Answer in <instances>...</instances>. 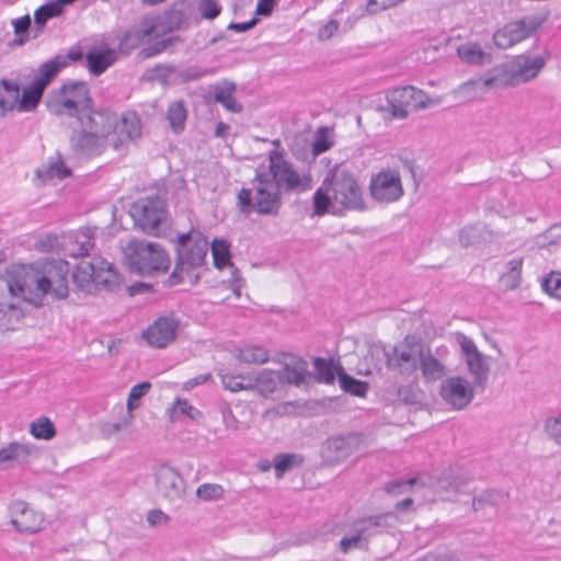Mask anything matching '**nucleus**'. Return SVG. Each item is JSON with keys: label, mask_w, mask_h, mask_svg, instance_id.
I'll return each mask as SVG.
<instances>
[{"label": "nucleus", "mask_w": 561, "mask_h": 561, "mask_svg": "<svg viewBox=\"0 0 561 561\" xmlns=\"http://www.w3.org/2000/svg\"><path fill=\"white\" fill-rule=\"evenodd\" d=\"M397 400L407 405H416L421 403L422 392L416 385H403L397 388Z\"/></svg>", "instance_id": "50"}, {"label": "nucleus", "mask_w": 561, "mask_h": 561, "mask_svg": "<svg viewBox=\"0 0 561 561\" xmlns=\"http://www.w3.org/2000/svg\"><path fill=\"white\" fill-rule=\"evenodd\" d=\"M150 389L151 383L149 381H142L131 387L127 399V410L129 412L136 410L140 405L141 398L146 396Z\"/></svg>", "instance_id": "52"}, {"label": "nucleus", "mask_w": 561, "mask_h": 561, "mask_svg": "<svg viewBox=\"0 0 561 561\" xmlns=\"http://www.w3.org/2000/svg\"><path fill=\"white\" fill-rule=\"evenodd\" d=\"M69 264L60 259H44L30 264H13L7 270L12 297L41 307L47 295L61 300L69 295Z\"/></svg>", "instance_id": "2"}, {"label": "nucleus", "mask_w": 561, "mask_h": 561, "mask_svg": "<svg viewBox=\"0 0 561 561\" xmlns=\"http://www.w3.org/2000/svg\"><path fill=\"white\" fill-rule=\"evenodd\" d=\"M268 168L256 171L252 190L241 188L237 195L239 210L249 215L256 211L263 216H277L282 207V193H301L311 188V176H301L288 162L283 152L272 150Z\"/></svg>", "instance_id": "1"}, {"label": "nucleus", "mask_w": 561, "mask_h": 561, "mask_svg": "<svg viewBox=\"0 0 561 561\" xmlns=\"http://www.w3.org/2000/svg\"><path fill=\"white\" fill-rule=\"evenodd\" d=\"M186 118L187 110L182 100L170 103L167 110V119L174 134L179 135L185 129Z\"/></svg>", "instance_id": "39"}, {"label": "nucleus", "mask_w": 561, "mask_h": 561, "mask_svg": "<svg viewBox=\"0 0 561 561\" xmlns=\"http://www.w3.org/2000/svg\"><path fill=\"white\" fill-rule=\"evenodd\" d=\"M83 57L81 46H72L66 55L58 54L39 65L34 73L33 81L44 90L51 83L58 73L69 65L80 61Z\"/></svg>", "instance_id": "14"}, {"label": "nucleus", "mask_w": 561, "mask_h": 561, "mask_svg": "<svg viewBox=\"0 0 561 561\" xmlns=\"http://www.w3.org/2000/svg\"><path fill=\"white\" fill-rule=\"evenodd\" d=\"M339 383L343 391L360 398L365 397L369 389L368 382L347 375L345 370L339 374Z\"/></svg>", "instance_id": "43"}, {"label": "nucleus", "mask_w": 561, "mask_h": 561, "mask_svg": "<svg viewBox=\"0 0 561 561\" xmlns=\"http://www.w3.org/2000/svg\"><path fill=\"white\" fill-rule=\"evenodd\" d=\"M543 66L545 59L540 56L530 58L519 55L508 62L492 68L483 79V84L486 88L518 85L536 78Z\"/></svg>", "instance_id": "5"}, {"label": "nucleus", "mask_w": 561, "mask_h": 561, "mask_svg": "<svg viewBox=\"0 0 561 561\" xmlns=\"http://www.w3.org/2000/svg\"><path fill=\"white\" fill-rule=\"evenodd\" d=\"M175 72V66L171 64H158L154 67L147 69L144 78L148 81H156L162 85H168L169 78Z\"/></svg>", "instance_id": "49"}, {"label": "nucleus", "mask_w": 561, "mask_h": 561, "mask_svg": "<svg viewBox=\"0 0 561 561\" xmlns=\"http://www.w3.org/2000/svg\"><path fill=\"white\" fill-rule=\"evenodd\" d=\"M178 329L179 320L173 317H160L144 331L142 337L150 346L162 348L175 340Z\"/></svg>", "instance_id": "20"}, {"label": "nucleus", "mask_w": 561, "mask_h": 561, "mask_svg": "<svg viewBox=\"0 0 561 561\" xmlns=\"http://www.w3.org/2000/svg\"><path fill=\"white\" fill-rule=\"evenodd\" d=\"M78 121L81 126L108 142V137L117 127L118 115L108 108L92 110L91 107L79 116Z\"/></svg>", "instance_id": "18"}, {"label": "nucleus", "mask_w": 561, "mask_h": 561, "mask_svg": "<svg viewBox=\"0 0 561 561\" xmlns=\"http://www.w3.org/2000/svg\"><path fill=\"white\" fill-rule=\"evenodd\" d=\"M36 178L43 183L53 179H66L71 175V170L65 164L64 159L59 152L54 157H49L47 162L35 171Z\"/></svg>", "instance_id": "25"}, {"label": "nucleus", "mask_w": 561, "mask_h": 561, "mask_svg": "<svg viewBox=\"0 0 561 561\" xmlns=\"http://www.w3.org/2000/svg\"><path fill=\"white\" fill-rule=\"evenodd\" d=\"M300 461L301 459H299V457L294 454L277 455L274 459V468L276 471V476L278 478L282 477L286 471L290 470Z\"/></svg>", "instance_id": "57"}, {"label": "nucleus", "mask_w": 561, "mask_h": 561, "mask_svg": "<svg viewBox=\"0 0 561 561\" xmlns=\"http://www.w3.org/2000/svg\"><path fill=\"white\" fill-rule=\"evenodd\" d=\"M136 28V31L144 37V39H148L156 35L157 37L159 35V27H158V21L156 15H146L144 16L138 25L133 26Z\"/></svg>", "instance_id": "54"}, {"label": "nucleus", "mask_w": 561, "mask_h": 561, "mask_svg": "<svg viewBox=\"0 0 561 561\" xmlns=\"http://www.w3.org/2000/svg\"><path fill=\"white\" fill-rule=\"evenodd\" d=\"M176 256L174 270L168 278L170 286L184 282L185 277L193 278L196 283L199 274L194 271L205 264L208 252V241L199 232L182 233L176 239Z\"/></svg>", "instance_id": "3"}, {"label": "nucleus", "mask_w": 561, "mask_h": 561, "mask_svg": "<svg viewBox=\"0 0 561 561\" xmlns=\"http://www.w3.org/2000/svg\"><path fill=\"white\" fill-rule=\"evenodd\" d=\"M146 39L136 31V28L131 27L128 30L121 39V48L122 49H134L141 45Z\"/></svg>", "instance_id": "62"}, {"label": "nucleus", "mask_w": 561, "mask_h": 561, "mask_svg": "<svg viewBox=\"0 0 561 561\" xmlns=\"http://www.w3.org/2000/svg\"><path fill=\"white\" fill-rule=\"evenodd\" d=\"M387 110L392 118H407L411 111L427 106V94L412 85L396 88L386 94Z\"/></svg>", "instance_id": "9"}, {"label": "nucleus", "mask_w": 561, "mask_h": 561, "mask_svg": "<svg viewBox=\"0 0 561 561\" xmlns=\"http://www.w3.org/2000/svg\"><path fill=\"white\" fill-rule=\"evenodd\" d=\"M313 215L323 216L329 211L330 206L334 203L332 198V190L324 178L320 187L313 194Z\"/></svg>", "instance_id": "41"}, {"label": "nucleus", "mask_w": 561, "mask_h": 561, "mask_svg": "<svg viewBox=\"0 0 561 561\" xmlns=\"http://www.w3.org/2000/svg\"><path fill=\"white\" fill-rule=\"evenodd\" d=\"M89 71L94 76L103 73L114 61L112 49L89 51L85 56Z\"/></svg>", "instance_id": "37"}, {"label": "nucleus", "mask_w": 561, "mask_h": 561, "mask_svg": "<svg viewBox=\"0 0 561 561\" xmlns=\"http://www.w3.org/2000/svg\"><path fill=\"white\" fill-rule=\"evenodd\" d=\"M363 537L358 530L353 526V534L344 536L340 541V549L346 553L353 548H360L363 543Z\"/></svg>", "instance_id": "63"}, {"label": "nucleus", "mask_w": 561, "mask_h": 561, "mask_svg": "<svg viewBox=\"0 0 561 561\" xmlns=\"http://www.w3.org/2000/svg\"><path fill=\"white\" fill-rule=\"evenodd\" d=\"M224 488L220 484L203 483L196 490V496L203 501H216L224 496Z\"/></svg>", "instance_id": "56"}, {"label": "nucleus", "mask_w": 561, "mask_h": 561, "mask_svg": "<svg viewBox=\"0 0 561 561\" xmlns=\"http://www.w3.org/2000/svg\"><path fill=\"white\" fill-rule=\"evenodd\" d=\"M153 477L159 496L169 503L182 500L185 494V482L176 469L161 465L154 469Z\"/></svg>", "instance_id": "13"}, {"label": "nucleus", "mask_w": 561, "mask_h": 561, "mask_svg": "<svg viewBox=\"0 0 561 561\" xmlns=\"http://www.w3.org/2000/svg\"><path fill=\"white\" fill-rule=\"evenodd\" d=\"M243 375L234 376L230 374H221V383L225 389L231 392H238L240 390L252 389V383L243 379Z\"/></svg>", "instance_id": "53"}, {"label": "nucleus", "mask_w": 561, "mask_h": 561, "mask_svg": "<svg viewBox=\"0 0 561 561\" xmlns=\"http://www.w3.org/2000/svg\"><path fill=\"white\" fill-rule=\"evenodd\" d=\"M34 454H36L34 446L13 442L0 449V463H7L4 468L22 466L28 462Z\"/></svg>", "instance_id": "24"}, {"label": "nucleus", "mask_w": 561, "mask_h": 561, "mask_svg": "<svg viewBox=\"0 0 561 561\" xmlns=\"http://www.w3.org/2000/svg\"><path fill=\"white\" fill-rule=\"evenodd\" d=\"M11 524L19 533L35 534L43 528L44 516L31 508L24 501H13L10 505Z\"/></svg>", "instance_id": "19"}, {"label": "nucleus", "mask_w": 561, "mask_h": 561, "mask_svg": "<svg viewBox=\"0 0 561 561\" xmlns=\"http://www.w3.org/2000/svg\"><path fill=\"white\" fill-rule=\"evenodd\" d=\"M31 24L32 21L28 14L12 21L14 33L20 37L19 39H15V43H19L20 45L24 44V42L28 38L27 33Z\"/></svg>", "instance_id": "59"}, {"label": "nucleus", "mask_w": 561, "mask_h": 561, "mask_svg": "<svg viewBox=\"0 0 561 561\" xmlns=\"http://www.w3.org/2000/svg\"><path fill=\"white\" fill-rule=\"evenodd\" d=\"M96 271H95V283L96 287L114 291L121 286V275L114 270L113 264L106 262L102 257H96Z\"/></svg>", "instance_id": "29"}, {"label": "nucleus", "mask_w": 561, "mask_h": 561, "mask_svg": "<svg viewBox=\"0 0 561 561\" xmlns=\"http://www.w3.org/2000/svg\"><path fill=\"white\" fill-rule=\"evenodd\" d=\"M181 42H182V38L178 35L157 41L156 43H153L147 47H144L138 53V57L140 59H148V58L154 57L165 50H169L175 44L181 43Z\"/></svg>", "instance_id": "46"}, {"label": "nucleus", "mask_w": 561, "mask_h": 561, "mask_svg": "<svg viewBox=\"0 0 561 561\" xmlns=\"http://www.w3.org/2000/svg\"><path fill=\"white\" fill-rule=\"evenodd\" d=\"M357 442L355 436H336L328 439V448L335 453L336 458H346L353 451V445Z\"/></svg>", "instance_id": "47"}, {"label": "nucleus", "mask_w": 561, "mask_h": 561, "mask_svg": "<svg viewBox=\"0 0 561 561\" xmlns=\"http://www.w3.org/2000/svg\"><path fill=\"white\" fill-rule=\"evenodd\" d=\"M421 351V346L411 345L405 340L392 347L391 351L382 347L378 352H381L385 356L386 365L389 369L398 370L402 375H411L417 369Z\"/></svg>", "instance_id": "15"}, {"label": "nucleus", "mask_w": 561, "mask_h": 561, "mask_svg": "<svg viewBox=\"0 0 561 561\" xmlns=\"http://www.w3.org/2000/svg\"><path fill=\"white\" fill-rule=\"evenodd\" d=\"M236 83L224 80L214 85V101L220 103L227 111L231 113H241L243 106L234 98Z\"/></svg>", "instance_id": "27"}, {"label": "nucleus", "mask_w": 561, "mask_h": 561, "mask_svg": "<svg viewBox=\"0 0 561 561\" xmlns=\"http://www.w3.org/2000/svg\"><path fill=\"white\" fill-rule=\"evenodd\" d=\"M252 383V388H257L261 393H273L277 388L278 373L270 369H263L256 374H249L242 377Z\"/></svg>", "instance_id": "34"}, {"label": "nucleus", "mask_w": 561, "mask_h": 561, "mask_svg": "<svg viewBox=\"0 0 561 561\" xmlns=\"http://www.w3.org/2000/svg\"><path fill=\"white\" fill-rule=\"evenodd\" d=\"M419 364L423 377L428 381H436L447 374V368L444 362L437 358L431 350L419 354Z\"/></svg>", "instance_id": "26"}, {"label": "nucleus", "mask_w": 561, "mask_h": 561, "mask_svg": "<svg viewBox=\"0 0 561 561\" xmlns=\"http://www.w3.org/2000/svg\"><path fill=\"white\" fill-rule=\"evenodd\" d=\"M156 18L159 35L161 36L185 28L188 26L190 5L184 1L174 2L168 10L157 14Z\"/></svg>", "instance_id": "21"}, {"label": "nucleus", "mask_w": 561, "mask_h": 561, "mask_svg": "<svg viewBox=\"0 0 561 561\" xmlns=\"http://www.w3.org/2000/svg\"><path fill=\"white\" fill-rule=\"evenodd\" d=\"M129 213L135 226L148 236L161 237L171 226L167 201L158 195L139 198Z\"/></svg>", "instance_id": "7"}, {"label": "nucleus", "mask_w": 561, "mask_h": 561, "mask_svg": "<svg viewBox=\"0 0 561 561\" xmlns=\"http://www.w3.org/2000/svg\"><path fill=\"white\" fill-rule=\"evenodd\" d=\"M458 57L468 65L482 66L490 64L492 56L481 49L478 43H466L457 48Z\"/></svg>", "instance_id": "32"}, {"label": "nucleus", "mask_w": 561, "mask_h": 561, "mask_svg": "<svg viewBox=\"0 0 561 561\" xmlns=\"http://www.w3.org/2000/svg\"><path fill=\"white\" fill-rule=\"evenodd\" d=\"M198 9L202 18L206 20L216 19L221 11V7L215 0H202Z\"/></svg>", "instance_id": "64"}, {"label": "nucleus", "mask_w": 561, "mask_h": 561, "mask_svg": "<svg viewBox=\"0 0 561 561\" xmlns=\"http://www.w3.org/2000/svg\"><path fill=\"white\" fill-rule=\"evenodd\" d=\"M124 263L131 273L154 276L165 273L171 264L163 247L147 240L131 239L123 249Z\"/></svg>", "instance_id": "4"}, {"label": "nucleus", "mask_w": 561, "mask_h": 561, "mask_svg": "<svg viewBox=\"0 0 561 561\" xmlns=\"http://www.w3.org/2000/svg\"><path fill=\"white\" fill-rule=\"evenodd\" d=\"M542 23L543 19L536 15H526L508 22L493 34L494 45L501 49H507L530 37Z\"/></svg>", "instance_id": "10"}, {"label": "nucleus", "mask_w": 561, "mask_h": 561, "mask_svg": "<svg viewBox=\"0 0 561 561\" xmlns=\"http://www.w3.org/2000/svg\"><path fill=\"white\" fill-rule=\"evenodd\" d=\"M542 289L556 298L561 299V273L550 272L541 283Z\"/></svg>", "instance_id": "58"}, {"label": "nucleus", "mask_w": 561, "mask_h": 561, "mask_svg": "<svg viewBox=\"0 0 561 561\" xmlns=\"http://www.w3.org/2000/svg\"><path fill=\"white\" fill-rule=\"evenodd\" d=\"M548 436L558 445H561V414L548 417L545 422Z\"/></svg>", "instance_id": "61"}, {"label": "nucleus", "mask_w": 561, "mask_h": 561, "mask_svg": "<svg viewBox=\"0 0 561 561\" xmlns=\"http://www.w3.org/2000/svg\"><path fill=\"white\" fill-rule=\"evenodd\" d=\"M507 494L497 490L483 491L472 500L474 511L483 510L486 505H499L505 502Z\"/></svg>", "instance_id": "48"}, {"label": "nucleus", "mask_w": 561, "mask_h": 561, "mask_svg": "<svg viewBox=\"0 0 561 561\" xmlns=\"http://www.w3.org/2000/svg\"><path fill=\"white\" fill-rule=\"evenodd\" d=\"M94 247L92 239L85 233H79L73 240L66 245V252L72 257H84L90 255L91 249Z\"/></svg>", "instance_id": "42"}, {"label": "nucleus", "mask_w": 561, "mask_h": 561, "mask_svg": "<svg viewBox=\"0 0 561 561\" xmlns=\"http://www.w3.org/2000/svg\"><path fill=\"white\" fill-rule=\"evenodd\" d=\"M96 257L91 261L82 260L72 273V279L78 289L90 291L95 283Z\"/></svg>", "instance_id": "30"}, {"label": "nucleus", "mask_w": 561, "mask_h": 561, "mask_svg": "<svg viewBox=\"0 0 561 561\" xmlns=\"http://www.w3.org/2000/svg\"><path fill=\"white\" fill-rule=\"evenodd\" d=\"M458 341L473 385L483 391L490 374L488 357L478 350L474 341L465 334H459Z\"/></svg>", "instance_id": "12"}, {"label": "nucleus", "mask_w": 561, "mask_h": 561, "mask_svg": "<svg viewBox=\"0 0 561 561\" xmlns=\"http://www.w3.org/2000/svg\"><path fill=\"white\" fill-rule=\"evenodd\" d=\"M211 253L214 259V265L221 270L225 266L232 267V275H231V288L233 293L237 296H240V288H241V276L239 271L233 266V264L230 262V250H229V243L226 240H218L215 239L211 242Z\"/></svg>", "instance_id": "23"}, {"label": "nucleus", "mask_w": 561, "mask_h": 561, "mask_svg": "<svg viewBox=\"0 0 561 561\" xmlns=\"http://www.w3.org/2000/svg\"><path fill=\"white\" fill-rule=\"evenodd\" d=\"M237 358L245 364H264L270 359V354L266 350L249 345L238 351Z\"/></svg>", "instance_id": "45"}, {"label": "nucleus", "mask_w": 561, "mask_h": 561, "mask_svg": "<svg viewBox=\"0 0 561 561\" xmlns=\"http://www.w3.org/2000/svg\"><path fill=\"white\" fill-rule=\"evenodd\" d=\"M439 394L453 409L462 410L473 400L474 388L463 377H448L440 383Z\"/></svg>", "instance_id": "16"}, {"label": "nucleus", "mask_w": 561, "mask_h": 561, "mask_svg": "<svg viewBox=\"0 0 561 561\" xmlns=\"http://www.w3.org/2000/svg\"><path fill=\"white\" fill-rule=\"evenodd\" d=\"M70 148L77 157L95 158L107 148L108 142L80 125L73 128L69 137Z\"/></svg>", "instance_id": "17"}, {"label": "nucleus", "mask_w": 561, "mask_h": 561, "mask_svg": "<svg viewBox=\"0 0 561 561\" xmlns=\"http://www.w3.org/2000/svg\"><path fill=\"white\" fill-rule=\"evenodd\" d=\"M333 146V141L330 139L328 127H320L314 135L312 142V153L319 156Z\"/></svg>", "instance_id": "55"}, {"label": "nucleus", "mask_w": 561, "mask_h": 561, "mask_svg": "<svg viewBox=\"0 0 561 561\" xmlns=\"http://www.w3.org/2000/svg\"><path fill=\"white\" fill-rule=\"evenodd\" d=\"M92 105L89 87L83 81L64 83L59 89L50 91L46 100L48 111L56 116L79 118Z\"/></svg>", "instance_id": "6"}, {"label": "nucleus", "mask_w": 561, "mask_h": 561, "mask_svg": "<svg viewBox=\"0 0 561 561\" xmlns=\"http://www.w3.org/2000/svg\"><path fill=\"white\" fill-rule=\"evenodd\" d=\"M44 92L45 90L42 87L32 81L30 85L24 88L22 94L19 93V101L15 107H18L20 112L34 111L38 106Z\"/></svg>", "instance_id": "36"}, {"label": "nucleus", "mask_w": 561, "mask_h": 561, "mask_svg": "<svg viewBox=\"0 0 561 561\" xmlns=\"http://www.w3.org/2000/svg\"><path fill=\"white\" fill-rule=\"evenodd\" d=\"M141 121L134 111H127L118 116L117 127L113 131L112 146L118 150L126 144L141 136Z\"/></svg>", "instance_id": "22"}, {"label": "nucleus", "mask_w": 561, "mask_h": 561, "mask_svg": "<svg viewBox=\"0 0 561 561\" xmlns=\"http://www.w3.org/2000/svg\"><path fill=\"white\" fill-rule=\"evenodd\" d=\"M344 368L340 363H334L332 358L325 359L316 357L313 359V373L309 374L317 382L331 385Z\"/></svg>", "instance_id": "28"}, {"label": "nucleus", "mask_w": 561, "mask_h": 561, "mask_svg": "<svg viewBox=\"0 0 561 561\" xmlns=\"http://www.w3.org/2000/svg\"><path fill=\"white\" fill-rule=\"evenodd\" d=\"M483 228L479 225L467 226L459 231V243L463 248L474 245L481 241Z\"/></svg>", "instance_id": "51"}, {"label": "nucleus", "mask_w": 561, "mask_h": 561, "mask_svg": "<svg viewBox=\"0 0 561 561\" xmlns=\"http://www.w3.org/2000/svg\"><path fill=\"white\" fill-rule=\"evenodd\" d=\"M390 516L391 514L373 515L356 520L354 526L363 537V541L367 543L369 538L379 534L381 529L388 527L387 519Z\"/></svg>", "instance_id": "31"}, {"label": "nucleus", "mask_w": 561, "mask_h": 561, "mask_svg": "<svg viewBox=\"0 0 561 561\" xmlns=\"http://www.w3.org/2000/svg\"><path fill=\"white\" fill-rule=\"evenodd\" d=\"M64 13V8L56 0L47 2L39 8H37L34 12V24H35V35L37 37L41 33H43L47 22L50 19L58 18Z\"/></svg>", "instance_id": "35"}, {"label": "nucleus", "mask_w": 561, "mask_h": 561, "mask_svg": "<svg viewBox=\"0 0 561 561\" xmlns=\"http://www.w3.org/2000/svg\"><path fill=\"white\" fill-rule=\"evenodd\" d=\"M307 376H309L307 362L299 360L295 366L286 364L283 370L278 371V381L300 386L306 381Z\"/></svg>", "instance_id": "38"}, {"label": "nucleus", "mask_w": 561, "mask_h": 561, "mask_svg": "<svg viewBox=\"0 0 561 561\" xmlns=\"http://www.w3.org/2000/svg\"><path fill=\"white\" fill-rule=\"evenodd\" d=\"M369 194L374 201L380 204L398 202L404 194L399 171L383 169L371 175Z\"/></svg>", "instance_id": "11"}, {"label": "nucleus", "mask_w": 561, "mask_h": 561, "mask_svg": "<svg viewBox=\"0 0 561 561\" xmlns=\"http://www.w3.org/2000/svg\"><path fill=\"white\" fill-rule=\"evenodd\" d=\"M30 433L37 439L50 440L57 432L50 419L42 416L30 424Z\"/></svg>", "instance_id": "44"}, {"label": "nucleus", "mask_w": 561, "mask_h": 561, "mask_svg": "<svg viewBox=\"0 0 561 561\" xmlns=\"http://www.w3.org/2000/svg\"><path fill=\"white\" fill-rule=\"evenodd\" d=\"M214 73L213 69L209 68H202L198 66H191L185 68L181 73L180 77L182 78L183 82H190L198 80L203 77H207Z\"/></svg>", "instance_id": "60"}, {"label": "nucleus", "mask_w": 561, "mask_h": 561, "mask_svg": "<svg viewBox=\"0 0 561 561\" xmlns=\"http://www.w3.org/2000/svg\"><path fill=\"white\" fill-rule=\"evenodd\" d=\"M506 272L501 276V282L506 289H516L522 282L523 257H513L506 263Z\"/></svg>", "instance_id": "40"}, {"label": "nucleus", "mask_w": 561, "mask_h": 561, "mask_svg": "<svg viewBox=\"0 0 561 561\" xmlns=\"http://www.w3.org/2000/svg\"><path fill=\"white\" fill-rule=\"evenodd\" d=\"M335 204L344 209L362 211L366 209L363 191L354 173L342 165L334 167L327 174Z\"/></svg>", "instance_id": "8"}, {"label": "nucleus", "mask_w": 561, "mask_h": 561, "mask_svg": "<svg viewBox=\"0 0 561 561\" xmlns=\"http://www.w3.org/2000/svg\"><path fill=\"white\" fill-rule=\"evenodd\" d=\"M19 101V83L15 80H0V116L15 108Z\"/></svg>", "instance_id": "33"}]
</instances>
